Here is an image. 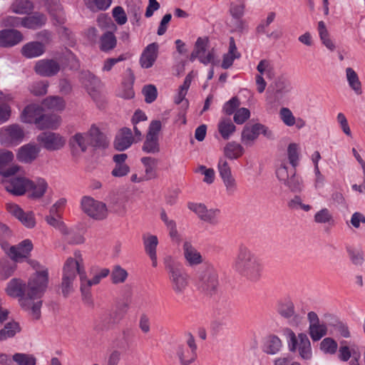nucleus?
<instances>
[{"label":"nucleus","instance_id":"680f3d73","mask_svg":"<svg viewBox=\"0 0 365 365\" xmlns=\"http://www.w3.org/2000/svg\"><path fill=\"white\" fill-rule=\"evenodd\" d=\"M196 173H200L204 175L202 181L207 184L211 185L214 182L215 179V172L213 168H207L205 165H200L195 170Z\"/></svg>","mask_w":365,"mask_h":365},{"label":"nucleus","instance_id":"052dcab7","mask_svg":"<svg viewBox=\"0 0 365 365\" xmlns=\"http://www.w3.org/2000/svg\"><path fill=\"white\" fill-rule=\"evenodd\" d=\"M245 0H237L231 4L230 14L235 19H241L245 14Z\"/></svg>","mask_w":365,"mask_h":365},{"label":"nucleus","instance_id":"c756f323","mask_svg":"<svg viewBox=\"0 0 365 365\" xmlns=\"http://www.w3.org/2000/svg\"><path fill=\"white\" fill-rule=\"evenodd\" d=\"M42 109L39 106L32 104L27 106L21 113V120L24 123H35L36 121L40 120V117L42 116Z\"/></svg>","mask_w":365,"mask_h":365},{"label":"nucleus","instance_id":"0eeeda50","mask_svg":"<svg viewBox=\"0 0 365 365\" xmlns=\"http://www.w3.org/2000/svg\"><path fill=\"white\" fill-rule=\"evenodd\" d=\"M197 288L207 294H212L219 285V277L215 266L205 263L198 271L197 277Z\"/></svg>","mask_w":365,"mask_h":365},{"label":"nucleus","instance_id":"8fccbe9b","mask_svg":"<svg viewBox=\"0 0 365 365\" xmlns=\"http://www.w3.org/2000/svg\"><path fill=\"white\" fill-rule=\"evenodd\" d=\"M333 322L329 324L330 327L334 329V331L337 332L341 336L344 338L351 337V332L349 327L344 322L339 321L336 317H332Z\"/></svg>","mask_w":365,"mask_h":365},{"label":"nucleus","instance_id":"13d9d810","mask_svg":"<svg viewBox=\"0 0 365 365\" xmlns=\"http://www.w3.org/2000/svg\"><path fill=\"white\" fill-rule=\"evenodd\" d=\"M338 344L330 337L324 338L320 343V349L325 354H334L336 352Z\"/></svg>","mask_w":365,"mask_h":365},{"label":"nucleus","instance_id":"6ab92c4d","mask_svg":"<svg viewBox=\"0 0 365 365\" xmlns=\"http://www.w3.org/2000/svg\"><path fill=\"white\" fill-rule=\"evenodd\" d=\"M60 64L55 60L44 58L36 62L35 72L41 76L51 77L56 76L60 71Z\"/></svg>","mask_w":365,"mask_h":365},{"label":"nucleus","instance_id":"a19ab883","mask_svg":"<svg viewBox=\"0 0 365 365\" xmlns=\"http://www.w3.org/2000/svg\"><path fill=\"white\" fill-rule=\"evenodd\" d=\"M45 220L50 226L58 230L63 235H68L71 234L69 229H68L58 215L50 213L49 215L45 217Z\"/></svg>","mask_w":365,"mask_h":365},{"label":"nucleus","instance_id":"bf43d9fd","mask_svg":"<svg viewBox=\"0 0 365 365\" xmlns=\"http://www.w3.org/2000/svg\"><path fill=\"white\" fill-rule=\"evenodd\" d=\"M79 274L80 281H81V291L82 292V294L85 297H89L90 294L88 289L93 286V284H90L89 282H91V279H88L87 275L85 271V267L84 264L82 267V270H80L78 273Z\"/></svg>","mask_w":365,"mask_h":365},{"label":"nucleus","instance_id":"f3484780","mask_svg":"<svg viewBox=\"0 0 365 365\" xmlns=\"http://www.w3.org/2000/svg\"><path fill=\"white\" fill-rule=\"evenodd\" d=\"M187 207L201 220L214 225L218 223L220 210L216 208L208 209L204 204L196 202H190Z\"/></svg>","mask_w":365,"mask_h":365},{"label":"nucleus","instance_id":"a211bd4d","mask_svg":"<svg viewBox=\"0 0 365 365\" xmlns=\"http://www.w3.org/2000/svg\"><path fill=\"white\" fill-rule=\"evenodd\" d=\"M83 264L84 260L81 252L78 250L75 251L73 257H69L65 261L62 269V276L76 279L77 274L80 270H82Z\"/></svg>","mask_w":365,"mask_h":365},{"label":"nucleus","instance_id":"79ce46f5","mask_svg":"<svg viewBox=\"0 0 365 365\" xmlns=\"http://www.w3.org/2000/svg\"><path fill=\"white\" fill-rule=\"evenodd\" d=\"M145 168L146 180H150L156 177L158 160L152 157H143L140 159Z\"/></svg>","mask_w":365,"mask_h":365},{"label":"nucleus","instance_id":"f704fd0d","mask_svg":"<svg viewBox=\"0 0 365 365\" xmlns=\"http://www.w3.org/2000/svg\"><path fill=\"white\" fill-rule=\"evenodd\" d=\"M46 21L44 15L35 14L32 16L21 19V25L30 29H36L42 26Z\"/></svg>","mask_w":365,"mask_h":365},{"label":"nucleus","instance_id":"0e129e2a","mask_svg":"<svg viewBox=\"0 0 365 365\" xmlns=\"http://www.w3.org/2000/svg\"><path fill=\"white\" fill-rule=\"evenodd\" d=\"M75 280V278L62 276L61 289L65 297H67L74 291Z\"/></svg>","mask_w":365,"mask_h":365},{"label":"nucleus","instance_id":"7ed1b4c3","mask_svg":"<svg viewBox=\"0 0 365 365\" xmlns=\"http://www.w3.org/2000/svg\"><path fill=\"white\" fill-rule=\"evenodd\" d=\"M70 144L73 148H79L81 151L84 153L91 145L95 147H101L106 146L108 143L99 128L93 124L87 132L74 134L70 139Z\"/></svg>","mask_w":365,"mask_h":365},{"label":"nucleus","instance_id":"4c0bfd02","mask_svg":"<svg viewBox=\"0 0 365 365\" xmlns=\"http://www.w3.org/2000/svg\"><path fill=\"white\" fill-rule=\"evenodd\" d=\"M257 124L245 126L242 132L241 141L245 145L251 146L259 136Z\"/></svg>","mask_w":365,"mask_h":365},{"label":"nucleus","instance_id":"f8f14e48","mask_svg":"<svg viewBox=\"0 0 365 365\" xmlns=\"http://www.w3.org/2000/svg\"><path fill=\"white\" fill-rule=\"evenodd\" d=\"M209 43L207 37H199L195 44V48L191 54V60L197 58L202 63L207 65L209 63H215V51L212 48L207 51Z\"/></svg>","mask_w":365,"mask_h":365},{"label":"nucleus","instance_id":"4d7b16f0","mask_svg":"<svg viewBox=\"0 0 365 365\" xmlns=\"http://www.w3.org/2000/svg\"><path fill=\"white\" fill-rule=\"evenodd\" d=\"M110 274V270L108 268H93L91 270V274L93 275L90 284L96 285L101 282V281L107 277Z\"/></svg>","mask_w":365,"mask_h":365},{"label":"nucleus","instance_id":"69168bd1","mask_svg":"<svg viewBox=\"0 0 365 365\" xmlns=\"http://www.w3.org/2000/svg\"><path fill=\"white\" fill-rule=\"evenodd\" d=\"M257 70L261 76H265L267 78L274 76V69L271 63L267 60H262L259 62Z\"/></svg>","mask_w":365,"mask_h":365},{"label":"nucleus","instance_id":"423d86ee","mask_svg":"<svg viewBox=\"0 0 365 365\" xmlns=\"http://www.w3.org/2000/svg\"><path fill=\"white\" fill-rule=\"evenodd\" d=\"M287 346L289 351L297 353L299 358L304 361L312 359L313 354L310 340L305 333L297 335L291 329L287 331Z\"/></svg>","mask_w":365,"mask_h":365},{"label":"nucleus","instance_id":"ddd939ff","mask_svg":"<svg viewBox=\"0 0 365 365\" xmlns=\"http://www.w3.org/2000/svg\"><path fill=\"white\" fill-rule=\"evenodd\" d=\"M277 312L282 318L289 320L292 326L297 327L302 323V317L297 314L294 302L289 298L278 301Z\"/></svg>","mask_w":365,"mask_h":365},{"label":"nucleus","instance_id":"b1692460","mask_svg":"<svg viewBox=\"0 0 365 365\" xmlns=\"http://www.w3.org/2000/svg\"><path fill=\"white\" fill-rule=\"evenodd\" d=\"M144 250L152 262L153 267L158 266L157 247L158 238L156 235L148 234L143 237Z\"/></svg>","mask_w":365,"mask_h":365},{"label":"nucleus","instance_id":"f257e3e1","mask_svg":"<svg viewBox=\"0 0 365 365\" xmlns=\"http://www.w3.org/2000/svg\"><path fill=\"white\" fill-rule=\"evenodd\" d=\"M48 284V271L41 269L35 276H31L25 289V283L19 278L11 279L6 284L5 292L11 297L19 298L20 306L34 319L41 317V297Z\"/></svg>","mask_w":365,"mask_h":365},{"label":"nucleus","instance_id":"bb28decb","mask_svg":"<svg viewBox=\"0 0 365 365\" xmlns=\"http://www.w3.org/2000/svg\"><path fill=\"white\" fill-rule=\"evenodd\" d=\"M48 185L43 178H37L35 180L29 179L27 185L29 197L31 199H39L46 193Z\"/></svg>","mask_w":365,"mask_h":365},{"label":"nucleus","instance_id":"4be33fe9","mask_svg":"<svg viewBox=\"0 0 365 365\" xmlns=\"http://www.w3.org/2000/svg\"><path fill=\"white\" fill-rule=\"evenodd\" d=\"M39 152L38 145L28 143L18 149L16 158L21 163H30L37 158Z\"/></svg>","mask_w":365,"mask_h":365},{"label":"nucleus","instance_id":"2f4dec72","mask_svg":"<svg viewBox=\"0 0 365 365\" xmlns=\"http://www.w3.org/2000/svg\"><path fill=\"white\" fill-rule=\"evenodd\" d=\"M279 117L287 126L295 125L298 129L304 128L306 122L301 118H296L292 112L287 108H282L279 110Z\"/></svg>","mask_w":365,"mask_h":365},{"label":"nucleus","instance_id":"37998d69","mask_svg":"<svg viewBox=\"0 0 365 365\" xmlns=\"http://www.w3.org/2000/svg\"><path fill=\"white\" fill-rule=\"evenodd\" d=\"M20 330L21 327L18 322L11 321L6 323L4 327L0 330V341L14 336Z\"/></svg>","mask_w":365,"mask_h":365},{"label":"nucleus","instance_id":"de8ad7c7","mask_svg":"<svg viewBox=\"0 0 365 365\" xmlns=\"http://www.w3.org/2000/svg\"><path fill=\"white\" fill-rule=\"evenodd\" d=\"M128 277V272L120 265H115L110 273L111 281L113 284L124 283Z\"/></svg>","mask_w":365,"mask_h":365},{"label":"nucleus","instance_id":"6e6d98bb","mask_svg":"<svg viewBox=\"0 0 365 365\" xmlns=\"http://www.w3.org/2000/svg\"><path fill=\"white\" fill-rule=\"evenodd\" d=\"M14 363L18 365H36V359L32 354L16 353L13 355Z\"/></svg>","mask_w":365,"mask_h":365},{"label":"nucleus","instance_id":"9b49d317","mask_svg":"<svg viewBox=\"0 0 365 365\" xmlns=\"http://www.w3.org/2000/svg\"><path fill=\"white\" fill-rule=\"evenodd\" d=\"M25 133L17 124H12L0 128V143L6 146H15L21 143Z\"/></svg>","mask_w":365,"mask_h":365},{"label":"nucleus","instance_id":"39448f33","mask_svg":"<svg viewBox=\"0 0 365 365\" xmlns=\"http://www.w3.org/2000/svg\"><path fill=\"white\" fill-rule=\"evenodd\" d=\"M20 168V166L14 165L6 170L0 171V175L5 178L2 180L4 188L7 192L16 196H21L26 193L27 185L29 182V179L26 177L9 178L16 174Z\"/></svg>","mask_w":365,"mask_h":365},{"label":"nucleus","instance_id":"49530a36","mask_svg":"<svg viewBox=\"0 0 365 365\" xmlns=\"http://www.w3.org/2000/svg\"><path fill=\"white\" fill-rule=\"evenodd\" d=\"M120 319L121 317L118 312H111L103 320H102L101 324L96 323L94 329L97 331L108 329L112 325L119 323Z\"/></svg>","mask_w":365,"mask_h":365},{"label":"nucleus","instance_id":"a878e982","mask_svg":"<svg viewBox=\"0 0 365 365\" xmlns=\"http://www.w3.org/2000/svg\"><path fill=\"white\" fill-rule=\"evenodd\" d=\"M46 45L43 42L34 41L24 44L21 53L26 58H34L42 56L46 52Z\"/></svg>","mask_w":365,"mask_h":365},{"label":"nucleus","instance_id":"58836bf2","mask_svg":"<svg viewBox=\"0 0 365 365\" xmlns=\"http://www.w3.org/2000/svg\"><path fill=\"white\" fill-rule=\"evenodd\" d=\"M244 152L243 147L236 142L228 143L223 149L225 156L230 160L239 158L243 155Z\"/></svg>","mask_w":365,"mask_h":365},{"label":"nucleus","instance_id":"09e8293b","mask_svg":"<svg viewBox=\"0 0 365 365\" xmlns=\"http://www.w3.org/2000/svg\"><path fill=\"white\" fill-rule=\"evenodd\" d=\"M314 220L317 224L331 225L334 222V217L330 210L324 207L315 213Z\"/></svg>","mask_w":365,"mask_h":365},{"label":"nucleus","instance_id":"412c9836","mask_svg":"<svg viewBox=\"0 0 365 365\" xmlns=\"http://www.w3.org/2000/svg\"><path fill=\"white\" fill-rule=\"evenodd\" d=\"M134 143L136 141L134 140L131 130L128 128H123L117 133L113 145L116 150L123 151Z\"/></svg>","mask_w":365,"mask_h":365},{"label":"nucleus","instance_id":"c03bdc74","mask_svg":"<svg viewBox=\"0 0 365 365\" xmlns=\"http://www.w3.org/2000/svg\"><path fill=\"white\" fill-rule=\"evenodd\" d=\"M11 9L15 14H26L34 9V4L30 0H15L11 6Z\"/></svg>","mask_w":365,"mask_h":365},{"label":"nucleus","instance_id":"ea45409f","mask_svg":"<svg viewBox=\"0 0 365 365\" xmlns=\"http://www.w3.org/2000/svg\"><path fill=\"white\" fill-rule=\"evenodd\" d=\"M284 185L294 192H300L303 190V180L299 175H297L296 168H292V173Z\"/></svg>","mask_w":365,"mask_h":365},{"label":"nucleus","instance_id":"473e14b6","mask_svg":"<svg viewBox=\"0 0 365 365\" xmlns=\"http://www.w3.org/2000/svg\"><path fill=\"white\" fill-rule=\"evenodd\" d=\"M42 106L47 110L62 112L66 108V103L61 96H50L43 100Z\"/></svg>","mask_w":365,"mask_h":365},{"label":"nucleus","instance_id":"4468645a","mask_svg":"<svg viewBox=\"0 0 365 365\" xmlns=\"http://www.w3.org/2000/svg\"><path fill=\"white\" fill-rule=\"evenodd\" d=\"M7 212L24 227L32 229L36 227V220L32 211L25 212L19 205L14 202H8L6 205Z\"/></svg>","mask_w":365,"mask_h":365},{"label":"nucleus","instance_id":"1a4fd4ad","mask_svg":"<svg viewBox=\"0 0 365 365\" xmlns=\"http://www.w3.org/2000/svg\"><path fill=\"white\" fill-rule=\"evenodd\" d=\"M175 356L180 365H191L197 358V345L192 335H189L185 343L175 348Z\"/></svg>","mask_w":365,"mask_h":365},{"label":"nucleus","instance_id":"a18cd8bd","mask_svg":"<svg viewBox=\"0 0 365 365\" xmlns=\"http://www.w3.org/2000/svg\"><path fill=\"white\" fill-rule=\"evenodd\" d=\"M218 131L225 140H228L235 132L236 127L230 119H222L218 123Z\"/></svg>","mask_w":365,"mask_h":365},{"label":"nucleus","instance_id":"2eb2a0df","mask_svg":"<svg viewBox=\"0 0 365 365\" xmlns=\"http://www.w3.org/2000/svg\"><path fill=\"white\" fill-rule=\"evenodd\" d=\"M37 141L45 149L49 151L59 150L66 143L65 137L58 133L43 132L37 136Z\"/></svg>","mask_w":365,"mask_h":365},{"label":"nucleus","instance_id":"f03ea898","mask_svg":"<svg viewBox=\"0 0 365 365\" xmlns=\"http://www.w3.org/2000/svg\"><path fill=\"white\" fill-rule=\"evenodd\" d=\"M233 270L250 282H258L263 276L262 260L247 246L238 247L232 263Z\"/></svg>","mask_w":365,"mask_h":365},{"label":"nucleus","instance_id":"338daca9","mask_svg":"<svg viewBox=\"0 0 365 365\" xmlns=\"http://www.w3.org/2000/svg\"><path fill=\"white\" fill-rule=\"evenodd\" d=\"M217 168L221 178L233 175L231 167L225 158H220L219 159Z\"/></svg>","mask_w":365,"mask_h":365},{"label":"nucleus","instance_id":"e2e57ef3","mask_svg":"<svg viewBox=\"0 0 365 365\" xmlns=\"http://www.w3.org/2000/svg\"><path fill=\"white\" fill-rule=\"evenodd\" d=\"M48 83L46 81H39L33 83L29 90L35 96H43L47 93Z\"/></svg>","mask_w":365,"mask_h":365},{"label":"nucleus","instance_id":"5fc2aeb1","mask_svg":"<svg viewBox=\"0 0 365 365\" xmlns=\"http://www.w3.org/2000/svg\"><path fill=\"white\" fill-rule=\"evenodd\" d=\"M160 219L163 220L167 229L169 230L170 237L173 239L178 238V232L177 230L176 223L173 220L168 217L165 210L161 211Z\"/></svg>","mask_w":365,"mask_h":365},{"label":"nucleus","instance_id":"e433bc0d","mask_svg":"<svg viewBox=\"0 0 365 365\" xmlns=\"http://www.w3.org/2000/svg\"><path fill=\"white\" fill-rule=\"evenodd\" d=\"M61 123V118L56 115H42L36 121V126L41 129L56 128Z\"/></svg>","mask_w":365,"mask_h":365},{"label":"nucleus","instance_id":"5701e85b","mask_svg":"<svg viewBox=\"0 0 365 365\" xmlns=\"http://www.w3.org/2000/svg\"><path fill=\"white\" fill-rule=\"evenodd\" d=\"M24 39L22 34L16 29H3L0 31V46L12 47Z\"/></svg>","mask_w":365,"mask_h":365},{"label":"nucleus","instance_id":"c85d7f7f","mask_svg":"<svg viewBox=\"0 0 365 365\" xmlns=\"http://www.w3.org/2000/svg\"><path fill=\"white\" fill-rule=\"evenodd\" d=\"M283 347L282 339L277 335L270 334L264 338L262 350L264 353L269 355H276L279 354Z\"/></svg>","mask_w":365,"mask_h":365},{"label":"nucleus","instance_id":"20e7f679","mask_svg":"<svg viewBox=\"0 0 365 365\" xmlns=\"http://www.w3.org/2000/svg\"><path fill=\"white\" fill-rule=\"evenodd\" d=\"M164 264L172 289L177 294H182L189 286L188 274L170 256L164 259Z\"/></svg>","mask_w":365,"mask_h":365},{"label":"nucleus","instance_id":"864d4df0","mask_svg":"<svg viewBox=\"0 0 365 365\" xmlns=\"http://www.w3.org/2000/svg\"><path fill=\"white\" fill-rule=\"evenodd\" d=\"M16 267L14 262L7 260L0 261V278L4 280L8 279L14 274Z\"/></svg>","mask_w":365,"mask_h":365},{"label":"nucleus","instance_id":"cd10ccee","mask_svg":"<svg viewBox=\"0 0 365 365\" xmlns=\"http://www.w3.org/2000/svg\"><path fill=\"white\" fill-rule=\"evenodd\" d=\"M158 45L152 43L148 45L143 50L139 62L142 68H149L152 67L158 57Z\"/></svg>","mask_w":365,"mask_h":365},{"label":"nucleus","instance_id":"c9c22d12","mask_svg":"<svg viewBox=\"0 0 365 365\" xmlns=\"http://www.w3.org/2000/svg\"><path fill=\"white\" fill-rule=\"evenodd\" d=\"M98 44L101 51L109 52L115 48L117 39L112 32L107 31L100 37Z\"/></svg>","mask_w":365,"mask_h":365},{"label":"nucleus","instance_id":"9d476101","mask_svg":"<svg viewBox=\"0 0 365 365\" xmlns=\"http://www.w3.org/2000/svg\"><path fill=\"white\" fill-rule=\"evenodd\" d=\"M162 123L160 120H152L150 123L145 140L142 150L146 153L157 154L160 152L158 134L161 130Z\"/></svg>","mask_w":365,"mask_h":365},{"label":"nucleus","instance_id":"3c124183","mask_svg":"<svg viewBox=\"0 0 365 365\" xmlns=\"http://www.w3.org/2000/svg\"><path fill=\"white\" fill-rule=\"evenodd\" d=\"M81 79L84 87L88 90V91L90 93L95 89L96 86L99 83V80L89 71L82 73Z\"/></svg>","mask_w":365,"mask_h":365},{"label":"nucleus","instance_id":"dca6fc26","mask_svg":"<svg viewBox=\"0 0 365 365\" xmlns=\"http://www.w3.org/2000/svg\"><path fill=\"white\" fill-rule=\"evenodd\" d=\"M307 318L309 323L308 333L313 341H318L327 334V326L320 321L315 312H309Z\"/></svg>","mask_w":365,"mask_h":365},{"label":"nucleus","instance_id":"aec40b11","mask_svg":"<svg viewBox=\"0 0 365 365\" xmlns=\"http://www.w3.org/2000/svg\"><path fill=\"white\" fill-rule=\"evenodd\" d=\"M184 259L190 267L197 266L203 262V257L201 253L188 241L182 245Z\"/></svg>","mask_w":365,"mask_h":365},{"label":"nucleus","instance_id":"7c9ffc66","mask_svg":"<svg viewBox=\"0 0 365 365\" xmlns=\"http://www.w3.org/2000/svg\"><path fill=\"white\" fill-rule=\"evenodd\" d=\"M240 53L237 51L234 38L230 37L228 51L222 56V68L224 69L230 68L234 61L240 58Z\"/></svg>","mask_w":365,"mask_h":365},{"label":"nucleus","instance_id":"393cba45","mask_svg":"<svg viewBox=\"0 0 365 365\" xmlns=\"http://www.w3.org/2000/svg\"><path fill=\"white\" fill-rule=\"evenodd\" d=\"M33 250V244L30 240H24L16 246L10 248L9 257L15 262L26 258Z\"/></svg>","mask_w":365,"mask_h":365},{"label":"nucleus","instance_id":"6e6552de","mask_svg":"<svg viewBox=\"0 0 365 365\" xmlns=\"http://www.w3.org/2000/svg\"><path fill=\"white\" fill-rule=\"evenodd\" d=\"M81 207L86 215L96 220H104L108 216L106 205L90 196H84L82 197L81 200Z\"/></svg>","mask_w":365,"mask_h":365},{"label":"nucleus","instance_id":"603ef678","mask_svg":"<svg viewBox=\"0 0 365 365\" xmlns=\"http://www.w3.org/2000/svg\"><path fill=\"white\" fill-rule=\"evenodd\" d=\"M299 146L297 143H292L289 144L287 147V157L289 163L292 165V168H296L298 165L299 159Z\"/></svg>","mask_w":365,"mask_h":365},{"label":"nucleus","instance_id":"774afa93","mask_svg":"<svg viewBox=\"0 0 365 365\" xmlns=\"http://www.w3.org/2000/svg\"><path fill=\"white\" fill-rule=\"evenodd\" d=\"M221 179L225 187L227 194L229 195H234L237 190V184L234 176L231 175L229 177L222 178Z\"/></svg>","mask_w":365,"mask_h":365},{"label":"nucleus","instance_id":"72a5a7b5","mask_svg":"<svg viewBox=\"0 0 365 365\" xmlns=\"http://www.w3.org/2000/svg\"><path fill=\"white\" fill-rule=\"evenodd\" d=\"M346 78L350 88L356 94L360 95L362 93L361 83L359 76L352 68H346L345 70Z\"/></svg>","mask_w":365,"mask_h":365}]
</instances>
